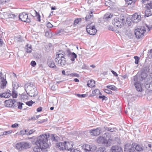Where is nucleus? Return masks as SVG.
<instances>
[{
    "instance_id": "obj_29",
    "label": "nucleus",
    "mask_w": 152,
    "mask_h": 152,
    "mask_svg": "<svg viewBox=\"0 0 152 152\" xmlns=\"http://www.w3.org/2000/svg\"><path fill=\"white\" fill-rule=\"evenodd\" d=\"M15 88L14 86L13 85V89L12 91L11 95L13 98H16L17 96V93H16L15 90Z\"/></svg>"
},
{
    "instance_id": "obj_58",
    "label": "nucleus",
    "mask_w": 152,
    "mask_h": 152,
    "mask_svg": "<svg viewBox=\"0 0 152 152\" xmlns=\"http://www.w3.org/2000/svg\"><path fill=\"white\" fill-rule=\"evenodd\" d=\"M6 1L7 0H0V3L2 4H4Z\"/></svg>"
},
{
    "instance_id": "obj_41",
    "label": "nucleus",
    "mask_w": 152,
    "mask_h": 152,
    "mask_svg": "<svg viewBox=\"0 0 152 152\" xmlns=\"http://www.w3.org/2000/svg\"><path fill=\"white\" fill-rule=\"evenodd\" d=\"M34 102H33L32 100L26 102V105H28L29 106H32V104L34 103Z\"/></svg>"
},
{
    "instance_id": "obj_21",
    "label": "nucleus",
    "mask_w": 152,
    "mask_h": 152,
    "mask_svg": "<svg viewBox=\"0 0 152 152\" xmlns=\"http://www.w3.org/2000/svg\"><path fill=\"white\" fill-rule=\"evenodd\" d=\"M10 92L11 91L10 90H8L6 92L0 94V97L1 98H9L11 95Z\"/></svg>"
},
{
    "instance_id": "obj_31",
    "label": "nucleus",
    "mask_w": 152,
    "mask_h": 152,
    "mask_svg": "<svg viewBox=\"0 0 152 152\" xmlns=\"http://www.w3.org/2000/svg\"><path fill=\"white\" fill-rule=\"evenodd\" d=\"M27 94L23 93L22 94L21 96V98L23 100L27 99L28 98V93L26 92Z\"/></svg>"
},
{
    "instance_id": "obj_18",
    "label": "nucleus",
    "mask_w": 152,
    "mask_h": 152,
    "mask_svg": "<svg viewBox=\"0 0 152 152\" xmlns=\"http://www.w3.org/2000/svg\"><path fill=\"white\" fill-rule=\"evenodd\" d=\"M100 129L97 128L96 129H94L91 130L90 131V132L92 135L96 136L99 135L100 133Z\"/></svg>"
},
{
    "instance_id": "obj_35",
    "label": "nucleus",
    "mask_w": 152,
    "mask_h": 152,
    "mask_svg": "<svg viewBox=\"0 0 152 152\" xmlns=\"http://www.w3.org/2000/svg\"><path fill=\"white\" fill-rule=\"evenodd\" d=\"M26 48L27 49L26 52L28 53H31L32 50L31 45L27 44L26 45Z\"/></svg>"
},
{
    "instance_id": "obj_23",
    "label": "nucleus",
    "mask_w": 152,
    "mask_h": 152,
    "mask_svg": "<svg viewBox=\"0 0 152 152\" xmlns=\"http://www.w3.org/2000/svg\"><path fill=\"white\" fill-rule=\"evenodd\" d=\"M99 90L98 89H96L92 92L91 94L90 95V96L93 97L95 96H98L99 94H101Z\"/></svg>"
},
{
    "instance_id": "obj_38",
    "label": "nucleus",
    "mask_w": 152,
    "mask_h": 152,
    "mask_svg": "<svg viewBox=\"0 0 152 152\" xmlns=\"http://www.w3.org/2000/svg\"><path fill=\"white\" fill-rule=\"evenodd\" d=\"M35 13H36V15L35 16V17L37 18V21L40 22L41 21L40 20V15H39V14L36 11H35Z\"/></svg>"
},
{
    "instance_id": "obj_3",
    "label": "nucleus",
    "mask_w": 152,
    "mask_h": 152,
    "mask_svg": "<svg viewBox=\"0 0 152 152\" xmlns=\"http://www.w3.org/2000/svg\"><path fill=\"white\" fill-rule=\"evenodd\" d=\"M25 90L26 92H27L28 91H34V92L31 93V94H33L32 95H29V96L31 97H34L37 95V89L34 84L32 83H30L29 85L28 84H26L25 85Z\"/></svg>"
},
{
    "instance_id": "obj_60",
    "label": "nucleus",
    "mask_w": 152,
    "mask_h": 152,
    "mask_svg": "<svg viewBox=\"0 0 152 152\" xmlns=\"http://www.w3.org/2000/svg\"><path fill=\"white\" fill-rule=\"evenodd\" d=\"M122 77L124 79H126V78H128L127 75V74H125V75H122Z\"/></svg>"
},
{
    "instance_id": "obj_8",
    "label": "nucleus",
    "mask_w": 152,
    "mask_h": 152,
    "mask_svg": "<svg viewBox=\"0 0 152 152\" xmlns=\"http://www.w3.org/2000/svg\"><path fill=\"white\" fill-rule=\"evenodd\" d=\"M16 147L18 150L21 151L29 148V144L27 142H21L17 143L16 145Z\"/></svg>"
},
{
    "instance_id": "obj_27",
    "label": "nucleus",
    "mask_w": 152,
    "mask_h": 152,
    "mask_svg": "<svg viewBox=\"0 0 152 152\" xmlns=\"http://www.w3.org/2000/svg\"><path fill=\"white\" fill-rule=\"evenodd\" d=\"M48 66L52 68H56V66L55 65L54 62L52 60H49L47 62Z\"/></svg>"
},
{
    "instance_id": "obj_46",
    "label": "nucleus",
    "mask_w": 152,
    "mask_h": 152,
    "mask_svg": "<svg viewBox=\"0 0 152 152\" xmlns=\"http://www.w3.org/2000/svg\"><path fill=\"white\" fill-rule=\"evenodd\" d=\"M17 41L19 42H22L23 40L22 38V37L20 36L19 35L17 37Z\"/></svg>"
},
{
    "instance_id": "obj_13",
    "label": "nucleus",
    "mask_w": 152,
    "mask_h": 152,
    "mask_svg": "<svg viewBox=\"0 0 152 152\" xmlns=\"http://www.w3.org/2000/svg\"><path fill=\"white\" fill-rule=\"evenodd\" d=\"M134 148V145L133 144L132 145L126 144L125 145L124 151L125 152H135Z\"/></svg>"
},
{
    "instance_id": "obj_54",
    "label": "nucleus",
    "mask_w": 152,
    "mask_h": 152,
    "mask_svg": "<svg viewBox=\"0 0 152 152\" xmlns=\"http://www.w3.org/2000/svg\"><path fill=\"white\" fill-rule=\"evenodd\" d=\"M111 72L114 76L116 77L118 76V75L116 72L113 70H112Z\"/></svg>"
},
{
    "instance_id": "obj_45",
    "label": "nucleus",
    "mask_w": 152,
    "mask_h": 152,
    "mask_svg": "<svg viewBox=\"0 0 152 152\" xmlns=\"http://www.w3.org/2000/svg\"><path fill=\"white\" fill-rule=\"evenodd\" d=\"M7 15L8 16V18H14L15 16V15L12 14L8 13Z\"/></svg>"
},
{
    "instance_id": "obj_9",
    "label": "nucleus",
    "mask_w": 152,
    "mask_h": 152,
    "mask_svg": "<svg viewBox=\"0 0 152 152\" xmlns=\"http://www.w3.org/2000/svg\"><path fill=\"white\" fill-rule=\"evenodd\" d=\"M145 31L144 27H142L136 29L134 31V34L137 38L140 39L143 36Z\"/></svg>"
},
{
    "instance_id": "obj_14",
    "label": "nucleus",
    "mask_w": 152,
    "mask_h": 152,
    "mask_svg": "<svg viewBox=\"0 0 152 152\" xmlns=\"http://www.w3.org/2000/svg\"><path fill=\"white\" fill-rule=\"evenodd\" d=\"M67 56L73 62L75 61V59L77 58V56L74 52H72L71 51L68 49L67 50Z\"/></svg>"
},
{
    "instance_id": "obj_34",
    "label": "nucleus",
    "mask_w": 152,
    "mask_h": 152,
    "mask_svg": "<svg viewBox=\"0 0 152 152\" xmlns=\"http://www.w3.org/2000/svg\"><path fill=\"white\" fill-rule=\"evenodd\" d=\"M96 152H107L105 148L103 147H100L98 148Z\"/></svg>"
},
{
    "instance_id": "obj_42",
    "label": "nucleus",
    "mask_w": 152,
    "mask_h": 152,
    "mask_svg": "<svg viewBox=\"0 0 152 152\" xmlns=\"http://www.w3.org/2000/svg\"><path fill=\"white\" fill-rule=\"evenodd\" d=\"M134 58L135 60V63L136 64H138L139 63V60L140 59V58L137 56H134Z\"/></svg>"
},
{
    "instance_id": "obj_22",
    "label": "nucleus",
    "mask_w": 152,
    "mask_h": 152,
    "mask_svg": "<svg viewBox=\"0 0 152 152\" xmlns=\"http://www.w3.org/2000/svg\"><path fill=\"white\" fill-rule=\"evenodd\" d=\"M147 77V74L146 72L142 70L141 71L140 75L139 78L141 81L144 80Z\"/></svg>"
},
{
    "instance_id": "obj_37",
    "label": "nucleus",
    "mask_w": 152,
    "mask_h": 152,
    "mask_svg": "<svg viewBox=\"0 0 152 152\" xmlns=\"http://www.w3.org/2000/svg\"><path fill=\"white\" fill-rule=\"evenodd\" d=\"M81 20L82 19L81 18H77L76 19L74 20V24L76 25L78 24L79 22H81Z\"/></svg>"
},
{
    "instance_id": "obj_59",
    "label": "nucleus",
    "mask_w": 152,
    "mask_h": 152,
    "mask_svg": "<svg viewBox=\"0 0 152 152\" xmlns=\"http://www.w3.org/2000/svg\"><path fill=\"white\" fill-rule=\"evenodd\" d=\"M108 29L109 30H110L111 31H113L114 30V29L113 28V27L112 26H109L108 27Z\"/></svg>"
},
{
    "instance_id": "obj_12",
    "label": "nucleus",
    "mask_w": 152,
    "mask_h": 152,
    "mask_svg": "<svg viewBox=\"0 0 152 152\" xmlns=\"http://www.w3.org/2000/svg\"><path fill=\"white\" fill-rule=\"evenodd\" d=\"M82 148L84 152H93V151L96 149V147H92L90 145L88 144H85L82 146Z\"/></svg>"
},
{
    "instance_id": "obj_16",
    "label": "nucleus",
    "mask_w": 152,
    "mask_h": 152,
    "mask_svg": "<svg viewBox=\"0 0 152 152\" xmlns=\"http://www.w3.org/2000/svg\"><path fill=\"white\" fill-rule=\"evenodd\" d=\"M141 20L140 15H138L137 13L133 15L131 18L132 21L134 23H137Z\"/></svg>"
},
{
    "instance_id": "obj_20",
    "label": "nucleus",
    "mask_w": 152,
    "mask_h": 152,
    "mask_svg": "<svg viewBox=\"0 0 152 152\" xmlns=\"http://www.w3.org/2000/svg\"><path fill=\"white\" fill-rule=\"evenodd\" d=\"M111 150V152H123L122 148L118 146H113Z\"/></svg>"
},
{
    "instance_id": "obj_52",
    "label": "nucleus",
    "mask_w": 152,
    "mask_h": 152,
    "mask_svg": "<svg viewBox=\"0 0 152 152\" xmlns=\"http://www.w3.org/2000/svg\"><path fill=\"white\" fill-rule=\"evenodd\" d=\"M71 152H81L78 150L72 148L71 151Z\"/></svg>"
},
{
    "instance_id": "obj_15",
    "label": "nucleus",
    "mask_w": 152,
    "mask_h": 152,
    "mask_svg": "<svg viewBox=\"0 0 152 152\" xmlns=\"http://www.w3.org/2000/svg\"><path fill=\"white\" fill-rule=\"evenodd\" d=\"M15 102V100L14 99H9L7 100H5L4 103L5 106L7 107H14Z\"/></svg>"
},
{
    "instance_id": "obj_43",
    "label": "nucleus",
    "mask_w": 152,
    "mask_h": 152,
    "mask_svg": "<svg viewBox=\"0 0 152 152\" xmlns=\"http://www.w3.org/2000/svg\"><path fill=\"white\" fill-rule=\"evenodd\" d=\"M35 130L34 129H32L31 130H30L29 131V132H27V133H26V135H30L31 134H32L33 133L35 132Z\"/></svg>"
},
{
    "instance_id": "obj_33",
    "label": "nucleus",
    "mask_w": 152,
    "mask_h": 152,
    "mask_svg": "<svg viewBox=\"0 0 152 152\" xmlns=\"http://www.w3.org/2000/svg\"><path fill=\"white\" fill-rule=\"evenodd\" d=\"M93 16V12H91L88 15L85 17V19L86 21H89L90 19Z\"/></svg>"
},
{
    "instance_id": "obj_17",
    "label": "nucleus",
    "mask_w": 152,
    "mask_h": 152,
    "mask_svg": "<svg viewBox=\"0 0 152 152\" xmlns=\"http://www.w3.org/2000/svg\"><path fill=\"white\" fill-rule=\"evenodd\" d=\"M145 86L146 88L152 89V77H150L148 78V80L145 83Z\"/></svg>"
},
{
    "instance_id": "obj_50",
    "label": "nucleus",
    "mask_w": 152,
    "mask_h": 152,
    "mask_svg": "<svg viewBox=\"0 0 152 152\" xmlns=\"http://www.w3.org/2000/svg\"><path fill=\"white\" fill-rule=\"evenodd\" d=\"M36 63L35 61H32L30 63L31 65L34 67L36 65Z\"/></svg>"
},
{
    "instance_id": "obj_30",
    "label": "nucleus",
    "mask_w": 152,
    "mask_h": 152,
    "mask_svg": "<svg viewBox=\"0 0 152 152\" xmlns=\"http://www.w3.org/2000/svg\"><path fill=\"white\" fill-rule=\"evenodd\" d=\"M106 87L109 89L116 91L117 90V88L114 85H109L106 86Z\"/></svg>"
},
{
    "instance_id": "obj_28",
    "label": "nucleus",
    "mask_w": 152,
    "mask_h": 152,
    "mask_svg": "<svg viewBox=\"0 0 152 152\" xmlns=\"http://www.w3.org/2000/svg\"><path fill=\"white\" fill-rule=\"evenodd\" d=\"M95 82L94 80L88 81L87 86L89 87H93L95 86Z\"/></svg>"
},
{
    "instance_id": "obj_44",
    "label": "nucleus",
    "mask_w": 152,
    "mask_h": 152,
    "mask_svg": "<svg viewBox=\"0 0 152 152\" xmlns=\"http://www.w3.org/2000/svg\"><path fill=\"white\" fill-rule=\"evenodd\" d=\"M112 17V15L109 13H107L104 15V17L107 18H110Z\"/></svg>"
},
{
    "instance_id": "obj_5",
    "label": "nucleus",
    "mask_w": 152,
    "mask_h": 152,
    "mask_svg": "<svg viewBox=\"0 0 152 152\" xmlns=\"http://www.w3.org/2000/svg\"><path fill=\"white\" fill-rule=\"evenodd\" d=\"M125 19L123 16L120 18H116L113 21V24L116 28H120L124 25L123 23Z\"/></svg>"
},
{
    "instance_id": "obj_26",
    "label": "nucleus",
    "mask_w": 152,
    "mask_h": 152,
    "mask_svg": "<svg viewBox=\"0 0 152 152\" xmlns=\"http://www.w3.org/2000/svg\"><path fill=\"white\" fill-rule=\"evenodd\" d=\"M23 104H24L22 102H16L15 101L14 107H16L17 106H18V109L21 110L22 109V105Z\"/></svg>"
},
{
    "instance_id": "obj_48",
    "label": "nucleus",
    "mask_w": 152,
    "mask_h": 152,
    "mask_svg": "<svg viewBox=\"0 0 152 152\" xmlns=\"http://www.w3.org/2000/svg\"><path fill=\"white\" fill-rule=\"evenodd\" d=\"M27 133V131L26 130H25V131L22 130L20 131V133L22 135L26 134Z\"/></svg>"
},
{
    "instance_id": "obj_53",
    "label": "nucleus",
    "mask_w": 152,
    "mask_h": 152,
    "mask_svg": "<svg viewBox=\"0 0 152 152\" xmlns=\"http://www.w3.org/2000/svg\"><path fill=\"white\" fill-rule=\"evenodd\" d=\"M53 26V25L50 23L48 22L47 24V27L49 28H51Z\"/></svg>"
},
{
    "instance_id": "obj_32",
    "label": "nucleus",
    "mask_w": 152,
    "mask_h": 152,
    "mask_svg": "<svg viewBox=\"0 0 152 152\" xmlns=\"http://www.w3.org/2000/svg\"><path fill=\"white\" fill-rule=\"evenodd\" d=\"M45 36L47 37L50 38L52 36V34L51 32V31L49 29L48 31L45 32Z\"/></svg>"
},
{
    "instance_id": "obj_24",
    "label": "nucleus",
    "mask_w": 152,
    "mask_h": 152,
    "mask_svg": "<svg viewBox=\"0 0 152 152\" xmlns=\"http://www.w3.org/2000/svg\"><path fill=\"white\" fill-rule=\"evenodd\" d=\"M1 82L0 85V87L1 88H5L6 85L7 83V81L5 79H4V77L0 79Z\"/></svg>"
},
{
    "instance_id": "obj_51",
    "label": "nucleus",
    "mask_w": 152,
    "mask_h": 152,
    "mask_svg": "<svg viewBox=\"0 0 152 152\" xmlns=\"http://www.w3.org/2000/svg\"><path fill=\"white\" fill-rule=\"evenodd\" d=\"M71 76L78 77H79V75L76 73H73L70 74Z\"/></svg>"
},
{
    "instance_id": "obj_56",
    "label": "nucleus",
    "mask_w": 152,
    "mask_h": 152,
    "mask_svg": "<svg viewBox=\"0 0 152 152\" xmlns=\"http://www.w3.org/2000/svg\"><path fill=\"white\" fill-rule=\"evenodd\" d=\"M42 107H40L37 108V111L38 112H40L42 111Z\"/></svg>"
},
{
    "instance_id": "obj_6",
    "label": "nucleus",
    "mask_w": 152,
    "mask_h": 152,
    "mask_svg": "<svg viewBox=\"0 0 152 152\" xmlns=\"http://www.w3.org/2000/svg\"><path fill=\"white\" fill-rule=\"evenodd\" d=\"M111 141V140L107 137H105V136L104 137L99 136L97 139L98 143L107 146L110 145Z\"/></svg>"
},
{
    "instance_id": "obj_36",
    "label": "nucleus",
    "mask_w": 152,
    "mask_h": 152,
    "mask_svg": "<svg viewBox=\"0 0 152 152\" xmlns=\"http://www.w3.org/2000/svg\"><path fill=\"white\" fill-rule=\"evenodd\" d=\"M104 128L105 130L108 131L110 132H113L114 130V129L112 128L107 126H104Z\"/></svg>"
},
{
    "instance_id": "obj_4",
    "label": "nucleus",
    "mask_w": 152,
    "mask_h": 152,
    "mask_svg": "<svg viewBox=\"0 0 152 152\" xmlns=\"http://www.w3.org/2000/svg\"><path fill=\"white\" fill-rule=\"evenodd\" d=\"M56 56L55 60L57 64L62 66L65 65L66 61L63 54L59 53L56 55Z\"/></svg>"
},
{
    "instance_id": "obj_61",
    "label": "nucleus",
    "mask_w": 152,
    "mask_h": 152,
    "mask_svg": "<svg viewBox=\"0 0 152 152\" xmlns=\"http://www.w3.org/2000/svg\"><path fill=\"white\" fill-rule=\"evenodd\" d=\"M146 26L148 28L149 31L152 28V25H151L150 26H148V25H146Z\"/></svg>"
},
{
    "instance_id": "obj_63",
    "label": "nucleus",
    "mask_w": 152,
    "mask_h": 152,
    "mask_svg": "<svg viewBox=\"0 0 152 152\" xmlns=\"http://www.w3.org/2000/svg\"><path fill=\"white\" fill-rule=\"evenodd\" d=\"M3 44L2 40L0 39V47L2 46Z\"/></svg>"
},
{
    "instance_id": "obj_39",
    "label": "nucleus",
    "mask_w": 152,
    "mask_h": 152,
    "mask_svg": "<svg viewBox=\"0 0 152 152\" xmlns=\"http://www.w3.org/2000/svg\"><path fill=\"white\" fill-rule=\"evenodd\" d=\"M58 137L57 136L55 137L53 134L52 135L51 140L53 141L57 142L58 141Z\"/></svg>"
},
{
    "instance_id": "obj_47",
    "label": "nucleus",
    "mask_w": 152,
    "mask_h": 152,
    "mask_svg": "<svg viewBox=\"0 0 152 152\" xmlns=\"http://www.w3.org/2000/svg\"><path fill=\"white\" fill-rule=\"evenodd\" d=\"M104 91L106 93L108 94H111L112 92L111 91L107 89H104Z\"/></svg>"
},
{
    "instance_id": "obj_2",
    "label": "nucleus",
    "mask_w": 152,
    "mask_h": 152,
    "mask_svg": "<svg viewBox=\"0 0 152 152\" xmlns=\"http://www.w3.org/2000/svg\"><path fill=\"white\" fill-rule=\"evenodd\" d=\"M73 145V143L71 141H64V142L58 143L57 144V147L60 150L63 151L66 150L71 151L72 149Z\"/></svg>"
},
{
    "instance_id": "obj_11",
    "label": "nucleus",
    "mask_w": 152,
    "mask_h": 152,
    "mask_svg": "<svg viewBox=\"0 0 152 152\" xmlns=\"http://www.w3.org/2000/svg\"><path fill=\"white\" fill-rule=\"evenodd\" d=\"M19 19L21 21L29 23L31 22L30 19L28 18V14L25 12H23L19 15Z\"/></svg>"
},
{
    "instance_id": "obj_10",
    "label": "nucleus",
    "mask_w": 152,
    "mask_h": 152,
    "mask_svg": "<svg viewBox=\"0 0 152 152\" xmlns=\"http://www.w3.org/2000/svg\"><path fill=\"white\" fill-rule=\"evenodd\" d=\"M146 10L145 11V16L148 17L152 15V2L147 4Z\"/></svg>"
},
{
    "instance_id": "obj_62",
    "label": "nucleus",
    "mask_w": 152,
    "mask_h": 152,
    "mask_svg": "<svg viewBox=\"0 0 152 152\" xmlns=\"http://www.w3.org/2000/svg\"><path fill=\"white\" fill-rule=\"evenodd\" d=\"M47 120V119H44V120H41L39 122L40 123H42L43 122L46 121Z\"/></svg>"
},
{
    "instance_id": "obj_7",
    "label": "nucleus",
    "mask_w": 152,
    "mask_h": 152,
    "mask_svg": "<svg viewBox=\"0 0 152 152\" xmlns=\"http://www.w3.org/2000/svg\"><path fill=\"white\" fill-rule=\"evenodd\" d=\"M86 31L87 33L90 35H94L97 31L95 26L92 23L86 26Z\"/></svg>"
},
{
    "instance_id": "obj_40",
    "label": "nucleus",
    "mask_w": 152,
    "mask_h": 152,
    "mask_svg": "<svg viewBox=\"0 0 152 152\" xmlns=\"http://www.w3.org/2000/svg\"><path fill=\"white\" fill-rule=\"evenodd\" d=\"M76 96L80 98H84L87 96V94H76Z\"/></svg>"
},
{
    "instance_id": "obj_57",
    "label": "nucleus",
    "mask_w": 152,
    "mask_h": 152,
    "mask_svg": "<svg viewBox=\"0 0 152 152\" xmlns=\"http://www.w3.org/2000/svg\"><path fill=\"white\" fill-rule=\"evenodd\" d=\"M99 99H102V100L103 101L104 100L105 98H106V97L104 95L103 96H99Z\"/></svg>"
},
{
    "instance_id": "obj_49",
    "label": "nucleus",
    "mask_w": 152,
    "mask_h": 152,
    "mask_svg": "<svg viewBox=\"0 0 152 152\" xmlns=\"http://www.w3.org/2000/svg\"><path fill=\"white\" fill-rule=\"evenodd\" d=\"M12 132V131L10 130L7 131H5L4 132L3 134L5 135H6L8 134H10Z\"/></svg>"
},
{
    "instance_id": "obj_19",
    "label": "nucleus",
    "mask_w": 152,
    "mask_h": 152,
    "mask_svg": "<svg viewBox=\"0 0 152 152\" xmlns=\"http://www.w3.org/2000/svg\"><path fill=\"white\" fill-rule=\"evenodd\" d=\"M134 146H135V149L137 151H142L144 150L143 146L141 145H139L136 143H133Z\"/></svg>"
},
{
    "instance_id": "obj_1",
    "label": "nucleus",
    "mask_w": 152,
    "mask_h": 152,
    "mask_svg": "<svg viewBox=\"0 0 152 152\" xmlns=\"http://www.w3.org/2000/svg\"><path fill=\"white\" fill-rule=\"evenodd\" d=\"M48 140L47 134H44L40 135L35 142L37 146L34 148V151L35 152H42V149L48 147L49 145L47 143Z\"/></svg>"
},
{
    "instance_id": "obj_55",
    "label": "nucleus",
    "mask_w": 152,
    "mask_h": 152,
    "mask_svg": "<svg viewBox=\"0 0 152 152\" xmlns=\"http://www.w3.org/2000/svg\"><path fill=\"white\" fill-rule=\"evenodd\" d=\"M18 124H16V123H15L13 124H12L11 126V127L12 128H13L17 127H18Z\"/></svg>"
},
{
    "instance_id": "obj_64",
    "label": "nucleus",
    "mask_w": 152,
    "mask_h": 152,
    "mask_svg": "<svg viewBox=\"0 0 152 152\" xmlns=\"http://www.w3.org/2000/svg\"><path fill=\"white\" fill-rule=\"evenodd\" d=\"M133 80L134 81H136L137 80V76H135L134 77Z\"/></svg>"
},
{
    "instance_id": "obj_25",
    "label": "nucleus",
    "mask_w": 152,
    "mask_h": 152,
    "mask_svg": "<svg viewBox=\"0 0 152 152\" xmlns=\"http://www.w3.org/2000/svg\"><path fill=\"white\" fill-rule=\"evenodd\" d=\"M134 86L136 90L138 91L141 92L142 91V88L141 85L139 82H136L134 83Z\"/></svg>"
}]
</instances>
